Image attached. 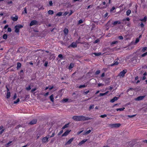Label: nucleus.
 Instances as JSON below:
<instances>
[{"label": "nucleus", "mask_w": 147, "mask_h": 147, "mask_svg": "<svg viewBox=\"0 0 147 147\" xmlns=\"http://www.w3.org/2000/svg\"><path fill=\"white\" fill-rule=\"evenodd\" d=\"M72 118L73 120L76 121H84L92 119V118L84 116L82 115L74 116L72 117Z\"/></svg>", "instance_id": "nucleus-1"}, {"label": "nucleus", "mask_w": 147, "mask_h": 147, "mask_svg": "<svg viewBox=\"0 0 147 147\" xmlns=\"http://www.w3.org/2000/svg\"><path fill=\"white\" fill-rule=\"evenodd\" d=\"M23 27V26L20 24L14 27L15 29V32L17 33H19V29L22 28Z\"/></svg>", "instance_id": "nucleus-2"}, {"label": "nucleus", "mask_w": 147, "mask_h": 147, "mask_svg": "<svg viewBox=\"0 0 147 147\" xmlns=\"http://www.w3.org/2000/svg\"><path fill=\"white\" fill-rule=\"evenodd\" d=\"M121 126L120 123H115V124H110L108 125V126L111 128H117Z\"/></svg>", "instance_id": "nucleus-3"}, {"label": "nucleus", "mask_w": 147, "mask_h": 147, "mask_svg": "<svg viewBox=\"0 0 147 147\" xmlns=\"http://www.w3.org/2000/svg\"><path fill=\"white\" fill-rule=\"evenodd\" d=\"M127 69L123 70L122 71L119 73L118 74V76L120 77H123L125 74L127 73Z\"/></svg>", "instance_id": "nucleus-4"}, {"label": "nucleus", "mask_w": 147, "mask_h": 147, "mask_svg": "<svg viewBox=\"0 0 147 147\" xmlns=\"http://www.w3.org/2000/svg\"><path fill=\"white\" fill-rule=\"evenodd\" d=\"M49 138V135H48L42 139V142L44 143L48 142L49 141L48 139Z\"/></svg>", "instance_id": "nucleus-5"}, {"label": "nucleus", "mask_w": 147, "mask_h": 147, "mask_svg": "<svg viewBox=\"0 0 147 147\" xmlns=\"http://www.w3.org/2000/svg\"><path fill=\"white\" fill-rule=\"evenodd\" d=\"M119 60H117V59H115L114 61V63H112L111 64L110 66H113L117 65L119 63Z\"/></svg>", "instance_id": "nucleus-6"}, {"label": "nucleus", "mask_w": 147, "mask_h": 147, "mask_svg": "<svg viewBox=\"0 0 147 147\" xmlns=\"http://www.w3.org/2000/svg\"><path fill=\"white\" fill-rule=\"evenodd\" d=\"M37 23V22L36 20H33L30 22V26H32L33 25H36Z\"/></svg>", "instance_id": "nucleus-7"}, {"label": "nucleus", "mask_w": 147, "mask_h": 147, "mask_svg": "<svg viewBox=\"0 0 147 147\" xmlns=\"http://www.w3.org/2000/svg\"><path fill=\"white\" fill-rule=\"evenodd\" d=\"M71 130L68 129L62 135V136H67L71 131Z\"/></svg>", "instance_id": "nucleus-8"}, {"label": "nucleus", "mask_w": 147, "mask_h": 147, "mask_svg": "<svg viewBox=\"0 0 147 147\" xmlns=\"http://www.w3.org/2000/svg\"><path fill=\"white\" fill-rule=\"evenodd\" d=\"M145 97V96H140L138 97L137 98L135 99L136 100H142Z\"/></svg>", "instance_id": "nucleus-9"}, {"label": "nucleus", "mask_w": 147, "mask_h": 147, "mask_svg": "<svg viewBox=\"0 0 147 147\" xmlns=\"http://www.w3.org/2000/svg\"><path fill=\"white\" fill-rule=\"evenodd\" d=\"M37 121V120L36 119H34L31 121L29 123V124L31 125H33L36 124Z\"/></svg>", "instance_id": "nucleus-10"}, {"label": "nucleus", "mask_w": 147, "mask_h": 147, "mask_svg": "<svg viewBox=\"0 0 147 147\" xmlns=\"http://www.w3.org/2000/svg\"><path fill=\"white\" fill-rule=\"evenodd\" d=\"M118 98L119 97H117L116 96H115L111 100L110 102H113L117 100Z\"/></svg>", "instance_id": "nucleus-11"}, {"label": "nucleus", "mask_w": 147, "mask_h": 147, "mask_svg": "<svg viewBox=\"0 0 147 147\" xmlns=\"http://www.w3.org/2000/svg\"><path fill=\"white\" fill-rule=\"evenodd\" d=\"M11 19L14 22L18 20V16H15V17H11Z\"/></svg>", "instance_id": "nucleus-12"}, {"label": "nucleus", "mask_w": 147, "mask_h": 147, "mask_svg": "<svg viewBox=\"0 0 147 147\" xmlns=\"http://www.w3.org/2000/svg\"><path fill=\"white\" fill-rule=\"evenodd\" d=\"M69 100V99L68 98H64L61 100L60 101V102L65 103L68 102Z\"/></svg>", "instance_id": "nucleus-13"}, {"label": "nucleus", "mask_w": 147, "mask_h": 147, "mask_svg": "<svg viewBox=\"0 0 147 147\" xmlns=\"http://www.w3.org/2000/svg\"><path fill=\"white\" fill-rule=\"evenodd\" d=\"M74 138H71L66 143V144H70L73 141Z\"/></svg>", "instance_id": "nucleus-14"}, {"label": "nucleus", "mask_w": 147, "mask_h": 147, "mask_svg": "<svg viewBox=\"0 0 147 147\" xmlns=\"http://www.w3.org/2000/svg\"><path fill=\"white\" fill-rule=\"evenodd\" d=\"M77 44L76 42H73L72 43V44L70 45V46L73 47L74 48H75L77 47Z\"/></svg>", "instance_id": "nucleus-15"}, {"label": "nucleus", "mask_w": 147, "mask_h": 147, "mask_svg": "<svg viewBox=\"0 0 147 147\" xmlns=\"http://www.w3.org/2000/svg\"><path fill=\"white\" fill-rule=\"evenodd\" d=\"M17 69H18L20 68L21 66V64L20 63L18 62L17 63Z\"/></svg>", "instance_id": "nucleus-16"}, {"label": "nucleus", "mask_w": 147, "mask_h": 147, "mask_svg": "<svg viewBox=\"0 0 147 147\" xmlns=\"http://www.w3.org/2000/svg\"><path fill=\"white\" fill-rule=\"evenodd\" d=\"M121 24V22L119 21H116L114 22L113 24L114 25H116L117 24Z\"/></svg>", "instance_id": "nucleus-17"}, {"label": "nucleus", "mask_w": 147, "mask_h": 147, "mask_svg": "<svg viewBox=\"0 0 147 147\" xmlns=\"http://www.w3.org/2000/svg\"><path fill=\"white\" fill-rule=\"evenodd\" d=\"M74 64L73 63H71L69 67V69H70L74 67Z\"/></svg>", "instance_id": "nucleus-18"}, {"label": "nucleus", "mask_w": 147, "mask_h": 147, "mask_svg": "<svg viewBox=\"0 0 147 147\" xmlns=\"http://www.w3.org/2000/svg\"><path fill=\"white\" fill-rule=\"evenodd\" d=\"M51 100L52 102H54V98L53 94H52L49 97Z\"/></svg>", "instance_id": "nucleus-19"}, {"label": "nucleus", "mask_w": 147, "mask_h": 147, "mask_svg": "<svg viewBox=\"0 0 147 147\" xmlns=\"http://www.w3.org/2000/svg\"><path fill=\"white\" fill-rule=\"evenodd\" d=\"M92 54L94 55H95V56H98L100 55L101 54V53L100 52L98 53H92Z\"/></svg>", "instance_id": "nucleus-20"}, {"label": "nucleus", "mask_w": 147, "mask_h": 147, "mask_svg": "<svg viewBox=\"0 0 147 147\" xmlns=\"http://www.w3.org/2000/svg\"><path fill=\"white\" fill-rule=\"evenodd\" d=\"M108 91H107L106 92H105V93H100L99 95V96H104L105 95L107 94L108 93Z\"/></svg>", "instance_id": "nucleus-21"}, {"label": "nucleus", "mask_w": 147, "mask_h": 147, "mask_svg": "<svg viewBox=\"0 0 147 147\" xmlns=\"http://www.w3.org/2000/svg\"><path fill=\"white\" fill-rule=\"evenodd\" d=\"M63 32L65 34H67L68 33V30L67 29L65 28L63 30Z\"/></svg>", "instance_id": "nucleus-22"}, {"label": "nucleus", "mask_w": 147, "mask_h": 147, "mask_svg": "<svg viewBox=\"0 0 147 147\" xmlns=\"http://www.w3.org/2000/svg\"><path fill=\"white\" fill-rule=\"evenodd\" d=\"M69 125V123H67V124H65L62 128V129H64L66 128L67 127H68Z\"/></svg>", "instance_id": "nucleus-23"}, {"label": "nucleus", "mask_w": 147, "mask_h": 147, "mask_svg": "<svg viewBox=\"0 0 147 147\" xmlns=\"http://www.w3.org/2000/svg\"><path fill=\"white\" fill-rule=\"evenodd\" d=\"M131 13V11L130 9L126 11V15L127 16H129Z\"/></svg>", "instance_id": "nucleus-24"}, {"label": "nucleus", "mask_w": 147, "mask_h": 147, "mask_svg": "<svg viewBox=\"0 0 147 147\" xmlns=\"http://www.w3.org/2000/svg\"><path fill=\"white\" fill-rule=\"evenodd\" d=\"M54 13V12L53 10H49L48 11V13L49 14L52 15Z\"/></svg>", "instance_id": "nucleus-25"}, {"label": "nucleus", "mask_w": 147, "mask_h": 147, "mask_svg": "<svg viewBox=\"0 0 147 147\" xmlns=\"http://www.w3.org/2000/svg\"><path fill=\"white\" fill-rule=\"evenodd\" d=\"M10 92H7V95H6V98H9L10 97Z\"/></svg>", "instance_id": "nucleus-26"}, {"label": "nucleus", "mask_w": 147, "mask_h": 147, "mask_svg": "<svg viewBox=\"0 0 147 147\" xmlns=\"http://www.w3.org/2000/svg\"><path fill=\"white\" fill-rule=\"evenodd\" d=\"M87 141L86 140H83L82 141H81L79 143V144L81 145L82 144H84L86 141Z\"/></svg>", "instance_id": "nucleus-27"}, {"label": "nucleus", "mask_w": 147, "mask_h": 147, "mask_svg": "<svg viewBox=\"0 0 147 147\" xmlns=\"http://www.w3.org/2000/svg\"><path fill=\"white\" fill-rule=\"evenodd\" d=\"M125 109V108L123 107L122 108L117 109H116V110L117 111H123Z\"/></svg>", "instance_id": "nucleus-28"}, {"label": "nucleus", "mask_w": 147, "mask_h": 147, "mask_svg": "<svg viewBox=\"0 0 147 147\" xmlns=\"http://www.w3.org/2000/svg\"><path fill=\"white\" fill-rule=\"evenodd\" d=\"M22 13H26V14H27V9L26 7H25L24 8V11L22 12Z\"/></svg>", "instance_id": "nucleus-29"}, {"label": "nucleus", "mask_w": 147, "mask_h": 147, "mask_svg": "<svg viewBox=\"0 0 147 147\" xmlns=\"http://www.w3.org/2000/svg\"><path fill=\"white\" fill-rule=\"evenodd\" d=\"M3 37L4 39H6L7 38V36L6 34H5L3 35Z\"/></svg>", "instance_id": "nucleus-30"}, {"label": "nucleus", "mask_w": 147, "mask_h": 147, "mask_svg": "<svg viewBox=\"0 0 147 147\" xmlns=\"http://www.w3.org/2000/svg\"><path fill=\"white\" fill-rule=\"evenodd\" d=\"M86 86H87L86 85H82L80 86H79V88H85V87H86Z\"/></svg>", "instance_id": "nucleus-31"}, {"label": "nucleus", "mask_w": 147, "mask_h": 147, "mask_svg": "<svg viewBox=\"0 0 147 147\" xmlns=\"http://www.w3.org/2000/svg\"><path fill=\"white\" fill-rule=\"evenodd\" d=\"M100 73V71L99 70H98L95 72V75H97L99 74Z\"/></svg>", "instance_id": "nucleus-32"}, {"label": "nucleus", "mask_w": 147, "mask_h": 147, "mask_svg": "<svg viewBox=\"0 0 147 147\" xmlns=\"http://www.w3.org/2000/svg\"><path fill=\"white\" fill-rule=\"evenodd\" d=\"M147 55V52H146V53H143V54H142V55H141V57H144L146 56Z\"/></svg>", "instance_id": "nucleus-33"}, {"label": "nucleus", "mask_w": 147, "mask_h": 147, "mask_svg": "<svg viewBox=\"0 0 147 147\" xmlns=\"http://www.w3.org/2000/svg\"><path fill=\"white\" fill-rule=\"evenodd\" d=\"M26 89L27 90H30L31 89L30 85H29L28 87L26 88Z\"/></svg>", "instance_id": "nucleus-34"}, {"label": "nucleus", "mask_w": 147, "mask_h": 147, "mask_svg": "<svg viewBox=\"0 0 147 147\" xmlns=\"http://www.w3.org/2000/svg\"><path fill=\"white\" fill-rule=\"evenodd\" d=\"M20 101V99H19V98H18L17 99V100H16V101H14V104H17V103L18 102H19Z\"/></svg>", "instance_id": "nucleus-35"}, {"label": "nucleus", "mask_w": 147, "mask_h": 147, "mask_svg": "<svg viewBox=\"0 0 147 147\" xmlns=\"http://www.w3.org/2000/svg\"><path fill=\"white\" fill-rule=\"evenodd\" d=\"M147 47H145L143 48V49L142 50V51L143 52H144L147 49Z\"/></svg>", "instance_id": "nucleus-36"}, {"label": "nucleus", "mask_w": 147, "mask_h": 147, "mask_svg": "<svg viewBox=\"0 0 147 147\" xmlns=\"http://www.w3.org/2000/svg\"><path fill=\"white\" fill-rule=\"evenodd\" d=\"M55 135V132L54 131L52 134V135L51 136H50L49 135V138H51L53 137Z\"/></svg>", "instance_id": "nucleus-37"}, {"label": "nucleus", "mask_w": 147, "mask_h": 147, "mask_svg": "<svg viewBox=\"0 0 147 147\" xmlns=\"http://www.w3.org/2000/svg\"><path fill=\"white\" fill-rule=\"evenodd\" d=\"M136 115H128L127 116L129 118H132L134 117Z\"/></svg>", "instance_id": "nucleus-38"}, {"label": "nucleus", "mask_w": 147, "mask_h": 147, "mask_svg": "<svg viewBox=\"0 0 147 147\" xmlns=\"http://www.w3.org/2000/svg\"><path fill=\"white\" fill-rule=\"evenodd\" d=\"M94 105H90L89 108V110H90L92 109H93L94 108Z\"/></svg>", "instance_id": "nucleus-39"}, {"label": "nucleus", "mask_w": 147, "mask_h": 147, "mask_svg": "<svg viewBox=\"0 0 147 147\" xmlns=\"http://www.w3.org/2000/svg\"><path fill=\"white\" fill-rule=\"evenodd\" d=\"M62 13L61 12H59L57 14V16H61L62 15Z\"/></svg>", "instance_id": "nucleus-40"}, {"label": "nucleus", "mask_w": 147, "mask_h": 147, "mask_svg": "<svg viewBox=\"0 0 147 147\" xmlns=\"http://www.w3.org/2000/svg\"><path fill=\"white\" fill-rule=\"evenodd\" d=\"M84 44L86 45V46H84L85 47H86L87 48H88L89 47V45L88 43L85 42L84 43Z\"/></svg>", "instance_id": "nucleus-41"}, {"label": "nucleus", "mask_w": 147, "mask_h": 147, "mask_svg": "<svg viewBox=\"0 0 147 147\" xmlns=\"http://www.w3.org/2000/svg\"><path fill=\"white\" fill-rule=\"evenodd\" d=\"M139 41V38H137L136 39V41H135V43L136 44V43H137Z\"/></svg>", "instance_id": "nucleus-42"}, {"label": "nucleus", "mask_w": 147, "mask_h": 147, "mask_svg": "<svg viewBox=\"0 0 147 147\" xmlns=\"http://www.w3.org/2000/svg\"><path fill=\"white\" fill-rule=\"evenodd\" d=\"M146 18H147L146 17V16H145L144 17V19L141 20L142 21H146Z\"/></svg>", "instance_id": "nucleus-43"}, {"label": "nucleus", "mask_w": 147, "mask_h": 147, "mask_svg": "<svg viewBox=\"0 0 147 147\" xmlns=\"http://www.w3.org/2000/svg\"><path fill=\"white\" fill-rule=\"evenodd\" d=\"M100 117L102 118H104L105 117H106L107 116V115L106 114H104L102 115H101L100 116Z\"/></svg>", "instance_id": "nucleus-44"}, {"label": "nucleus", "mask_w": 147, "mask_h": 147, "mask_svg": "<svg viewBox=\"0 0 147 147\" xmlns=\"http://www.w3.org/2000/svg\"><path fill=\"white\" fill-rule=\"evenodd\" d=\"M58 57H59L61 58V59H62L63 58V55H62V54H59L58 55Z\"/></svg>", "instance_id": "nucleus-45"}, {"label": "nucleus", "mask_w": 147, "mask_h": 147, "mask_svg": "<svg viewBox=\"0 0 147 147\" xmlns=\"http://www.w3.org/2000/svg\"><path fill=\"white\" fill-rule=\"evenodd\" d=\"M49 4L50 6H52L53 5V2L51 1H50L49 2Z\"/></svg>", "instance_id": "nucleus-46"}, {"label": "nucleus", "mask_w": 147, "mask_h": 147, "mask_svg": "<svg viewBox=\"0 0 147 147\" xmlns=\"http://www.w3.org/2000/svg\"><path fill=\"white\" fill-rule=\"evenodd\" d=\"M16 97H17L16 94V93H15L14 94V96L13 97V99L15 100L16 99Z\"/></svg>", "instance_id": "nucleus-47"}, {"label": "nucleus", "mask_w": 147, "mask_h": 147, "mask_svg": "<svg viewBox=\"0 0 147 147\" xmlns=\"http://www.w3.org/2000/svg\"><path fill=\"white\" fill-rule=\"evenodd\" d=\"M117 42H118L117 41H113V42H112V43L111 44V45H113V44H116L117 43Z\"/></svg>", "instance_id": "nucleus-48"}, {"label": "nucleus", "mask_w": 147, "mask_h": 147, "mask_svg": "<svg viewBox=\"0 0 147 147\" xmlns=\"http://www.w3.org/2000/svg\"><path fill=\"white\" fill-rule=\"evenodd\" d=\"M91 130H89L87 131L85 133V134H89V133H90V132H91Z\"/></svg>", "instance_id": "nucleus-49"}, {"label": "nucleus", "mask_w": 147, "mask_h": 147, "mask_svg": "<svg viewBox=\"0 0 147 147\" xmlns=\"http://www.w3.org/2000/svg\"><path fill=\"white\" fill-rule=\"evenodd\" d=\"M63 132V130H61L59 132V133H58V135H60Z\"/></svg>", "instance_id": "nucleus-50"}, {"label": "nucleus", "mask_w": 147, "mask_h": 147, "mask_svg": "<svg viewBox=\"0 0 147 147\" xmlns=\"http://www.w3.org/2000/svg\"><path fill=\"white\" fill-rule=\"evenodd\" d=\"M83 22V21L82 20H80L79 21L78 24H82Z\"/></svg>", "instance_id": "nucleus-51"}, {"label": "nucleus", "mask_w": 147, "mask_h": 147, "mask_svg": "<svg viewBox=\"0 0 147 147\" xmlns=\"http://www.w3.org/2000/svg\"><path fill=\"white\" fill-rule=\"evenodd\" d=\"M48 64V62L47 61H45V63L44 64V66L45 67H47Z\"/></svg>", "instance_id": "nucleus-52"}, {"label": "nucleus", "mask_w": 147, "mask_h": 147, "mask_svg": "<svg viewBox=\"0 0 147 147\" xmlns=\"http://www.w3.org/2000/svg\"><path fill=\"white\" fill-rule=\"evenodd\" d=\"M115 7H112V8L111 9L110 11H112L113 10H114L115 9Z\"/></svg>", "instance_id": "nucleus-53"}, {"label": "nucleus", "mask_w": 147, "mask_h": 147, "mask_svg": "<svg viewBox=\"0 0 147 147\" xmlns=\"http://www.w3.org/2000/svg\"><path fill=\"white\" fill-rule=\"evenodd\" d=\"M36 88H34V89H32V90H31V92H34V91H35V90H36Z\"/></svg>", "instance_id": "nucleus-54"}, {"label": "nucleus", "mask_w": 147, "mask_h": 147, "mask_svg": "<svg viewBox=\"0 0 147 147\" xmlns=\"http://www.w3.org/2000/svg\"><path fill=\"white\" fill-rule=\"evenodd\" d=\"M11 29L10 28H7V31L8 32H10L11 31Z\"/></svg>", "instance_id": "nucleus-55"}, {"label": "nucleus", "mask_w": 147, "mask_h": 147, "mask_svg": "<svg viewBox=\"0 0 147 147\" xmlns=\"http://www.w3.org/2000/svg\"><path fill=\"white\" fill-rule=\"evenodd\" d=\"M4 129H2L0 131V135H1L2 134V133L4 132Z\"/></svg>", "instance_id": "nucleus-56"}, {"label": "nucleus", "mask_w": 147, "mask_h": 147, "mask_svg": "<svg viewBox=\"0 0 147 147\" xmlns=\"http://www.w3.org/2000/svg\"><path fill=\"white\" fill-rule=\"evenodd\" d=\"M129 20H130V19L129 18L127 17V18H126L125 19H124L123 20H127V21H129Z\"/></svg>", "instance_id": "nucleus-57"}, {"label": "nucleus", "mask_w": 147, "mask_h": 147, "mask_svg": "<svg viewBox=\"0 0 147 147\" xmlns=\"http://www.w3.org/2000/svg\"><path fill=\"white\" fill-rule=\"evenodd\" d=\"M68 12H67H67H65L63 14V15L64 16H66L68 13Z\"/></svg>", "instance_id": "nucleus-58"}, {"label": "nucleus", "mask_w": 147, "mask_h": 147, "mask_svg": "<svg viewBox=\"0 0 147 147\" xmlns=\"http://www.w3.org/2000/svg\"><path fill=\"white\" fill-rule=\"evenodd\" d=\"M119 38L121 40H122L123 39V37L121 36H119Z\"/></svg>", "instance_id": "nucleus-59"}, {"label": "nucleus", "mask_w": 147, "mask_h": 147, "mask_svg": "<svg viewBox=\"0 0 147 147\" xmlns=\"http://www.w3.org/2000/svg\"><path fill=\"white\" fill-rule=\"evenodd\" d=\"M99 40L98 39H96L94 42L95 43H97V42H99Z\"/></svg>", "instance_id": "nucleus-60"}, {"label": "nucleus", "mask_w": 147, "mask_h": 147, "mask_svg": "<svg viewBox=\"0 0 147 147\" xmlns=\"http://www.w3.org/2000/svg\"><path fill=\"white\" fill-rule=\"evenodd\" d=\"M140 26H141V27L142 28L144 27V24L142 22L141 23V24H140Z\"/></svg>", "instance_id": "nucleus-61"}, {"label": "nucleus", "mask_w": 147, "mask_h": 147, "mask_svg": "<svg viewBox=\"0 0 147 147\" xmlns=\"http://www.w3.org/2000/svg\"><path fill=\"white\" fill-rule=\"evenodd\" d=\"M72 13H73L72 11L71 10H70V11L69 13V16H70L72 14Z\"/></svg>", "instance_id": "nucleus-62"}, {"label": "nucleus", "mask_w": 147, "mask_h": 147, "mask_svg": "<svg viewBox=\"0 0 147 147\" xmlns=\"http://www.w3.org/2000/svg\"><path fill=\"white\" fill-rule=\"evenodd\" d=\"M49 94V92H47L44 94V96H47Z\"/></svg>", "instance_id": "nucleus-63"}, {"label": "nucleus", "mask_w": 147, "mask_h": 147, "mask_svg": "<svg viewBox=\"0 0 147 147\" xmlns=\"http://www.w3.org/2000/svg\"><path fill=\"white\" fill-rule=\"evenodd\" d=\"M8 26V25H6L4 27V29H6Z\"/></svg>", "instance_id": "nucleus-64"}]
</instances>
